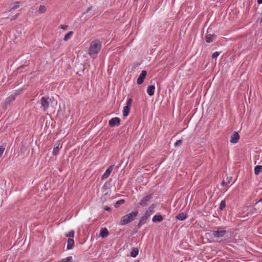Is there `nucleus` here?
<instances>
[{"label":"nucleus","mask_w":262,"mask_h":262,"mask_svg":"<svg viewBox=\"0 0 262 262\" xmlns=\"http://www.w3.org/2000/svg\"><path fill=\"white\" fill-rule=\"evenodd\" d=\"M91 10V8H89L85 13H89Z\"/></svg>","instance_id":"obj_38"},{"label":"nucleus","mask_w":262,"mask_h":262,"mask_svg":"<svg viewBox=\"0 0 262 262\" xmlns=\"http://www.w3.org/2000/svg\"><path fill=\"white\" fill-rule=\"evenodd\" d=\"M226 233V231L225 230L219 229L216 231H213L212 232V235L215 237L220 238L223 237Z\"/></svg>","instance_id":"obj_6"},{"label":"nucleus","mask_w":262,"mask_h":262,"mask_svg":"<svg viewBox=\"0 0 262 262\" xmlns=\"http://www.w3.org/2000/svg\"><path fill=\"white\" fill-rule=\"evenodd\" d=\"M56 146L54 147L53 150V153L55 156L58 154L59 149L61 147V146L60 147H59L60 146L59 143H56Z\"/></svg>","instance_id":"obj_17"},{"label":"nucleus","mask_w":262,"mask_h":262,"mask_svg":"<svg viewBox=\"0 0 262 262\" xmlns=\"http://www.w3.org/2000/svg\"><path fill=\"white\" fill-rule=\"evenodd\" d=\"M130 110V107H129L128 106H125L123 107V111H122V115L124 117H126L128 115Z\"/></svg>","instance_id":"obj_15"},{"label":"nucleus","mask_w":262,"mask_h":262,"mask_svg":"<svg viewBox=\"0 0 262 262\" xmlns=\"http://www.w3.org/2000/svg\"><path fill=\"white\" fill-rule=\"evenodd\" d=\"M108 235V231L105 228H101L100 231V236L102 238L106 237Z\"/></svg>","instance_id":"obj_13"},{"label":"nucleus","mask_w":262,"mask_h":262,"mask_svg":"<svg viewBox=\"0 0 262 262\" xmlns=\"http://www.w3.org/2000/svg\"><path fill=\"white\" fill-rule=\"evenodd\" d=\"M21 93V91H17V92L13 93L10 95L5 100V106L7 107L13 101H14L16 96L19 95Z\"/></svg>","instance_id":"obj_4"},{"label":"nucleus","mask_w":262,"mask_h":262,"mask_svg":"<svg viewBox=\"0 0 262 262\" xmlns=\"http://www.w3.org/2000/svg\"><path fill=\"white\" fill-rule=\"evenodd\" d=\"M259 22L260 23H262V17H261V18L259 20Z\"/></svg>","instance_id":"obj_40"},{"label":"nucleus","mask_w":262,"mask_h":262,"mask_svg":"<svg viewBox=\"0 0 262 262\" xmlns=\"http://www.w3.org/2000/svg\"><path fill=\"white\" fill-rule=\"evenodd\" d=\"M105 210H107V211L110 210V208L109 207H106V208H105Z\"/></svg>","instance_id":"obj_39"},{"label":"nucleus","mask_w":262,"mask_h":262,"mask_svg":"<svg viewBox=\"0 0 262 262\" xmlns=\"http://www.w3.org/2000/svg\"><path fill=\"white\" fill-rule=\"evenodd\" d=\"M120 119L118 117H114L112 118L109 121V125L111 126H117L120 124Z\"/></svg>","instance_id":"obj_8"},{"label":"nucleus","mask_w":262,"mask_h":262,"mask_svg":"<svg viewBox=\"0 0 262 262\" xmlns=\"http://www.w3.org/2000/svg\"><path fill=\"white\" fill-rule=\"evenodd\" d=\"M228 183L227 182H225V181H223L222 183V185L223 186H225V185H227Z\"/></svg>","instance_id":"obj_34"},{"label":"nucleus","mask_w":262,"mask_h":262,"mask_svg":"<svg viewBox=\"0 0 262 262\" xmlns=\"http://www.w3.org/2000/svg\"><path fill=\"white\" fill-rule=\"evenodd\" d=\"M19 6H20V3L18 2H16L14 3H13L11 5V7L10 9V11L11 10H13L17 9L19 7Z\"/></svg>","instance_id":"obj_20"},{"label":"nucleus","mask_w":262,"mask_h":262,"mask_svg":"<svg viewBox=\"0 0 262 262\" xmlns=\"http://www.w3.org/2000/svg\"><path fill=\"white\" fill-rule=\"evenodd\" d=\"M139 253V250L136 248H134L130 252V256L133 257H135Z\"/></svg>","instance_id":"obj_21"},{"label":"nucleus","mask_w":262,"mask_h":262,"mask_svg":"<svg viewBox=\"0 0 262 262\" xmlns=\"http://www.w3.org/2000/svg\"><path fill=\"white\" fill-rule=\"evenodd\" d=\"M74 244V241L72 238H69L67 242V249H71Z\"/></svg>","instance_id":"obj_19"},{"label":"nucleus","mask_w":262,"mask_h":262,"mask_svg":"<svg viewBox=\"0 0 262 262\" xmlns=\"http://www.w3.org/2000/svg\"><path fill=\"white\" fill-rule=\"evenodd\" d=\"M226 207V203L225 201H222L220 205V209L221 210H223L225 207Z\"/></svg>","instance_id":"obj_29"},{"label":"nucleus","mask_w":262,"mask_h":262,"mask_svg":"<svg viewBox=\"0 0 262 262\" xmlns=\"http://www.w3.org/2000/svg\"><path fill=\"white\" fill-rule=\"evenodd\" d=\"M73 34V32L70 31L69 32H68L67 34H66V35L64 37L63 40L66 41H68L71 38Z\"/></svg>","instance_id":"obj_22"},{"label":"nucleus","mask_w":262,"mask_h":262,"mask_svg":"<svg viewBox=\"0 0 262 262\" xmlns=\"http://www.w3.org/2000/svg\"><path fill=\"white\" fill-rule=\"evenodd\" d=\"M5 148H6V146L4 144L0 146V158L2 156V155L4 153V151L5 149Z\"/></svg>","instance_id":"obj_27"},{"label":"nucleus","mask_w":262,"mask_h":262,"mask_svg":"<svg viewBox=\"0 0 262 262\" xmlns=\"http://www.w3.org/2000/svg\"><path fill=\"white\" fill-rule=\"evenodd\" d=\"M101 48V43L99 40H95L91 42L89 50L90 55L95 57Z\"/></svg>","instance_id":"obj_1"},{"label":"nucleus","mask_w":262,"mask_h":262,"mask_svg":"<svg viewBox=\"0 0 262 262\" xmlns=\"http://www.w3.org/2000/svg\"><path fill=\"white\" fill-rule=\"evenodd\" d=\"M155 86L154 85H150L147 87V94L151 96L155 94Z\"/></svg>","instance_id":"obj_12"},{"label":"nucleus","mask_w":262,"mask_h":262,"mask_svg":"<svg viewBox=\"0 0 262 262\" xmlns=\"http://www.w3.org/2000/svg\"><path fill=\"white\" fill-rule=\"evenodd\" d=\"M74 233H75L74 231L71 230L68 233H66L65 234V236H67V237H73L74 236Z\"/></svg>","instance_id":"obj_28"},{"label":"nucleus","mask_w":262,"mask_h":262,"mask_svg":"<svg viewBox=\"0 0 262 262\" xmlns=\"http://www.w3.org/2000/svg\"><path fill=\"white\" fill-rule=\"evenodd\" d=\"M124 202V200H120L118 201L116 203L115 207H118L119 206V205L122 204Z\"/></svg>","instance_id":"obj_30"},{"label":"nucleus","mask_w":262,"mask_h":262,"mask_svg":"<svg viewBox=\"0 0 262 262\" xmlns=\"http://www.w3.org/2000/svg\"><path fill=\"white\" fill-rule=\"evenodd\" d=\"M216 2H219L220 0H216Z\"/></svg>","instance_id":"obj_42"},{"label":"nucleus","mask_w":262,"mask_h":262,"mask_svg":"<svg viewBox=\"0 0 262 262\" xmlns=\"http://www.w3.org/2000/svg\"><path fill=\"white\" fill-rule=\"evenodd\" d=\"M152 220L153 222H159L163 220V217L161 215H155Z\"/></svg>","instance_id":"obj_18"},{"label":"nucleus","mask_w":262,"mask_h":262,"mask_svg":"<svg viewBox=\"0 0 262 262\" xmlns=\"http://www.w3.org/2000/svg\"><path fill=\"white\" fill-rule=\"evenodd\" d=\"M155 207L156 205L155 204H152L148 207V208L145 211L144 215L142 216L141 220L140 221L139 224H143L144 223L143 221L146 220L151 215V214L155 212Z\"/></svg>","instance_id":"obj_3"},{"label":"nucleus","mask_w":262,"mask_h":262,"mask_svg":"<svg viewBox=\"0 0 262 262\" xmlns=\"http://www.w3.org/2000/svg\"><path fill=\"white\" fill-rule=\"evenodd\" d=\"M182 141L181 140H179L174 143L175 146H178L182 144Z\"/></svg>","instance_id":"obj_32"},{"label":"nucleus","mask_w":262,"mask_h":262,"mask_svg":"<svg viewBox=\"0 0 262 262\" xmlns=\"http://www.w3.org/2000/svg\"><path fill=\"white\" fill-rule=\"evenodd\" d=\"M18 14L15 15L13 18H12L11 19V20H13V19H15L18 16Z\"/></svg>","instance_id":"obj_36"},{"label":"nucleus","mask_w":262,"mask_h":262,"mask_svg":"<svg viewBox=\"0 0 262 262\" xmlns=\"http://www.w3.org/2000/svg\"><path fill=\"white\" fill-rule=\"evenodd\" d=\"M58 262H73V257L72 256H69L61 259Z\"/></svg>","instance_id":"obj_24"},{"label":"nucleus","mask_w":262,"mask_h":262,"mask_svg":"<svg viewBox=\"0 0 262 262\" xmlns=\"http://www.w3.org/2000/svg\"><path fill=\"white\" fill-rule=\"evenodd\" d=\"M146 75L147 72L144 70L142 71L137 80V84H141L143 82L144 79L146 77Z\"/></svg>","instance_id":"obj_7"},{"label":"nucleus","mask_w":262,"mask_h":262,"mask_svg":"<svg viewBox=\"0 0 262 262\" xmlns=\"http://www.w3.org/2000/svg\"><path fill=\"white\" fill-rule=\"evenodd\" d=\"M60 28L63 30H67L68 28V26L66 25H62L60 26Z\"/></svg>","instance_id":"obj_33"},{"label":"nucleus","mask_w":262,"mask_h":262,"mask_svg":"<svg viewBox=\"0 0 262 262\" xmlns=\"http://www.w3.org/2000/svg\"><path fill=\"white\" fill-rule=\"evenodd\" d=\"M261 171H262V166L258 165L255 167L254 173L256 175L258 174Z\"/></svg>","instance_id":"obj_23"},{"label":"nucleus","mask_w":262,"mask_h":262,"mask_svg":"<svg viewBox=\"0 0 262 262\" xmlns=\"http://www.w3.org/2000/svg\"><path fill=\"white\" fill-rule=\"evenodd\" d=\"M220 54V52H215L212 54V58H216L219 56Z\"/></svg>","instance_id":"obj_31"},{"label":"nucleus","mask_w":262,"mask_h":262,"mask_svg":"<svg viewBox=\"0 0 262 262\" xmlns=\"http://www.w3.org/2000/svg\"><path fill=\"white\" fill-rule=\"evenodd\" d=\"M215 37L214 34H207L205 36V40L207 42L210 43L214 40Z\"/></svg>","instance_id":"obj_14"},{"label":"nucleus","mask_w":262,"mask_h":262,"mask_svg":"<svg viewBox=\"0 0 262 262\" xmlns=\"http://www.w3.org/2000/svg\"><path fill=\"white\" fill-rule=\"evenodd\" d=\"M258 202H262V198Z\"/></svg>","instance_id":"obj_41"},{"label":"nucleus","mask_w":262,"mask_h":262,"mask_svg":"<svg viewBox=\"0 0 262 262\" xmlns=\"http://www.w3.org/2000/svg\"><path fill=\"white\" fill-rule=\"evenodd\" d=\"M113 165H111L108 167V168L105 171V172L102 175L101 177L102 180H105L109 177L113 169Z\"/></svg>","instance_id":"obj_10"},{"label":"nucleus","mask_w":262,"mask_h":262,"mask_svg":"<svg viewBox=\"0 0 262 262\" xmlns=\"http://www.w3.org/2000/svg\"><path fill=\"white\" fill-rule=\"evenodd\" d=\"M176 217L178 220L183 221L186 219L187 215L185 213L183 212L177 215Z\"/></svg>","instance_id":"obj_16"},{"label":"nucleus","mask_w":262,"mask_h":262,"mask_svg":"<svg viewBox=\"0 0 262 262\" xmlns=\"http://www.w3.org/2000/svg\"><path fill=\"white\" fill-rule=\"evenodd\" d=\"M239 139V135H238L237 132H234L231 136L230 138V142L231 143H236Z\"/></svg>","instance_id":"obj_9"},{"label":"nucleus","mask_w":262,"mask_h":262,"mask_svg":"<svg viewBox=\"0 0 262 262\" xmlns=\"http://www.w3.org/2000/svg\"><path fill=\"white\" fill-rule=\"evenodd\" d=\"M227 179H228L227 183H230V181H231V180H232V177H230V178H227Z\"/></svg>","instance_id":"obj_35"},{"label":"nucleus","mask_w":262,"mask_h":262,"mask_svg":"<svg viewBox=\"0 0 262 262\" xmlns=\"http://www.w3.org/2000/svg\"><path fill=\"white\" fill-rule=\"evenodd\" d=\"M132 102H133V99L131 98H128L127 100L126 101V103L125 106H128L129 107H131Z\"/></svg>","instance_id":"obj_26"},{"label":"nucleus","mask_w":262,"mask_h":262,"mask_svg":"<svg viewBox=\"0 0 262 262\" xmlns=\"http://www.w3.org/2000/svg\"><path fill=\"white\" fill-rule=\"evenodd\" d=\"M40 104L44 111H46L49 107V101L48 98L42 97L40 99Z\"/></svg>","instance_id":"obj_5"},{"label":"nucleus","mask_w":262,"mask_h":262,"mask_svg":"<svg viewBox=\"0 0 262 262\" xmlns=\"http://www.w3.org/2000/svg\"><path fill=\"white\" fill-rule=\"evenodd\" d=\"M257 3L258 4H262V0H257Z\"/></svg>","instance_id":"obj_37"},{"label":"nucleus","mask_w":262,"mask_h":262,"mask_svg":"<svg viewBox=\"0 0 262 262\" xmlns=\"http://www.w3.org/2000/svg\"><path fill=\"white\" fill-rule=\"evenodd\" d=\"M138 214V211H135L124 215L120 221L121 225H126L134 221Z\"/></svg>","instance_id":"obj_2"},{"label":"nucleus","mask_w":262,"mask_h":262,"mask_svg":"<svg viewBox=\"0 0 262 262\" xmlns=\"http://www.w3.org/2000/svg\"><path fill=\"white\" fill-rule=\"evenodd\" d=\"M151 199V196L150 195H146L141 200L140 205L142 206L146 205Z\"/></svg>","instance_id":"obj_11"},{"label":"nucleus","mask_w":262,"mask_h":262,"mask_svg":"<svg viewBox=\"0 0 262 262\" xmlns=\"http://www.w3.org/2000/svg\"><path fill=\"white\" fill-rule=\"evenodd\" d=\"M46 10L47 9L46 6H45L44 5H40L38 9V12L39 13L42 14L45 13L46 11Z\"/></svg>","instance_id":"obj_25"}]
</instances>
